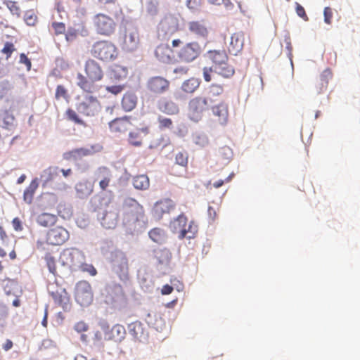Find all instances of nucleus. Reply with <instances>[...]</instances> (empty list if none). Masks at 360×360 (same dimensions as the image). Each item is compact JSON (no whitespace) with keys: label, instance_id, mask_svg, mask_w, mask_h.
Listing matches in <instances>:
<instances>
[{"label":"nucleus","instance_id":"1","mask_svg":"<svg viewBox=\"0 0 360 360\" xmlns=\"http://www.w3.org/2000/svg\"><path fill=\"white\" fill-rule=\"evenodd\" d=\"M84 70L86 76L82 73L77 75V85L82 91L91 94L96 90L94 83L103 79L104 72L100 63L93 58L85 61Z\"/></svg>","mask_w":360,"mask_h":360},{"label":"nucleus","instance_id":"28","mask_svg":"<svg viewBox=\"0 0 360 360\" xmlns=\"http://www.w3.org/2000/svg\"><path fill=\"white\" fill-rule=\"evenodd\" d=\"M158 108L162 112L167 115H176L179 111V106L174 102L166 98L158 101Z\"/></svg>","mask_w":360,"mask_h":360},{"label":"nucleus","instance_id":"24","mask_svg":"<svg viewBox=\"0 0 360 360\" xmlns=\"http://www.w3.org/2000/svg\"><path fill=\"white\" fill-rule=\"evenodd\" d=\"M149 133V128L148 127L142 128H136V129L129 132L128 136V143L135 147H140L143 143V136L148 135Z\"/></svg>","mask_w":360,"mask_h":360},{"label":"nucleus","instance_id":"17","mask_svg":"<svg viewBox=\"0 0 360 360\" xmlns=\"http://www.w3.org/2000/svg\"><path fill=\"white\" fill-rule=\"evenodd\" d=\"M139 44L138 30L134 27L127 29L122 42V49L127 51H133L138 49Z\"/></svg>","mask_w":360,"mask_h":360},{"label":"nucleus","instance_id":"23","mask_svg":"<svg viewBox=\"0 0 360 360\" xmlns=\"http://www.w3.org/2000/svg\"><path fill=\"white\" fill-rule=\"evenodd\" d=\"M244 34L243 32L233 33L231 37V41L229 45V51L231 54L237 56L242 50L244 46Z\"/></svg>","mask_w":360,"mask_h":360},{"label":"nucleus","instance_id":"64","mask_svg":"<svg viewBox=\"0 0 360 360\" xmlns=\"http://www.w3.org/2000/svg\"><path fill=\"white\" fill-rule=\"evenodd\" d=\"M296 12L300 17L304 19H307V15L306 14L304 8L299 4H297Z\"/></svg>","mask_w":360,"mask_h":360},{"label":"nucleus","instance_id":"36","mask_svg":"<svg viewBox=\"0 0 360 360\" xmlns=\"http://www.w3.org/2000/svg\"><path fill=\"white\" fill-rule=\"evenodd\" d=\"M198 79L191 77L183 82L181 89L187 94L193 93L200 86Z\"/></svg>","mask_w":360,"mask_h":360},{"label":"nucleus","instance_id":"63","mask_svg":"<svg viewBox=\"0 0 360 360\" xmlns=\"http://www.w3.org/2000/svg\"><path fill=\"white\" fill-rule=\"evenodd\" d=\"M12 225L16 231H21L22 230V221L18 217H15L13 219Z\"/></svg>","mask_w":360,"mask_h":360},{"label":"nucleus","instance_id":"41","mask_svg":"<svg viewBox=\"0 0 360 360\" xmlns=\"http://www.w3.org/2000/svg\"><path fill=\"white\" fill-rule=\"evenodd\" d=\"M90 153L89 150L80 148H76L71 151L67 152L65 153V158L66 159H71L74 158L76 159L77 158H81L83 156H86Z\"/></svg>","mask_w":360,"mask_h":360},{"label":"nucleus","instance_id":"15","mask_svg":"<svg viewBox=\"0 0 360 360\" xmlns=\"http://www.w3.org/2000/svg\"><path fill=\"white\" fill-rule=\"evenodd\" d=\"M101 328L104 332V339L105 340L121 342L126 335L124 327L120 324H115L110 329L109 325L107 323H103L101 325Z\"/></svg>","mask_w":360,"mask_h":360},{"label":"nucleus","instance_id":"55","mask_svg":"<svg viewBox=\"0 0 360 360\" xmlns=\"http://www.w3.org/2000/svg\"><path fill=\"white\" fill-rule=\"evenodd\" d=\"M186 5L191 11L195 12L201 7V0H187Z\"/></svg>","mask_w":360,"mask_h":360},{"label":"nucleus","instance_id":"19","mask_svg":"<svg viewBox=\"0 0 360 360\" xmlns=\"http://www.w3.org/2000/svg\"><path fill=\"white\" fill-rule=\"evenodd\" d=\"M189 33L197 39H207L209 36V29L205 20H192L187 24Z\"/></svg>","mask_w":360,"mask_h":360},{"label":"nucleus","instance_id":"39","mask_svg":"<svg viewBox=\"0 0 360 360\" xmlns=\"http://www.w3.org/2000/svg\"><path fill=\"white\" fill-rule=\"evenodd\" d=\"M155 257L159 263L163 264L167 262L171 257V253L168 249H156L154 250Z\"/></svg>","mask_w":360,"mask_h":360},{"label":"nucleus","instance_id":"12","mask_svg":"<svg viewBox=\"0 0 360 360\" xmlns=\"http://www.w3.org/2000/svg\"><path fill=\"white\" fill-rule=\"evenodd\" d=\"M113 269L119 278L122 280H127L129 277V263L125 253L117 251L113 255Z\"/></svg>","mask_w":360,"mask_h":360},{"label":"nucleus","instance_id":"48","mask_svg":"<svg viewBox=\"0 0 360 360\" xmlns=\"http://www.w3.org/2000/svg\"><path fill=\"white\" fill-rule=\"evenodd\" d=\"M79 270L82 272H86L91 276H94L97 274V271L95 267L92 264L85 263V261L81 262V265L78 267V271Z\"/></svg>","mask_w":360,"mask_h":360},{"label":"nucleus","instance_id":"57","mask_svg":"<svg viewBox=\"0 0 360 360\" xmlns=\"http://www.w3.org/2000/svg\"><path fill=\"white\" fill-rule=\"evenodd\" d=\"M74 329L79 333L86 332L89 330V325L84 321L77 322L74 326Z\"/></svg>","mask_w":360,"mask_h":360},{"label":"nucleus","instance_id":"61","mask_svg":"<svg viewBox=\"0 0 360 360\" xmlns=\"http://www.w3.org/2000/svg\"><path fill=\"white\" fill-rule=\"evenodd\" d=\"M324 21L327 24H330L333 18V11L330 7H326L323 11Z\"/></svg>","mask_w":360,"mask_h":360},{"label":"nucleus","instance_id":"3","mask_svg":"<svg viewBox=\"0 0 360 360\" xmlns=\"http://www.w3.org/2000/svg\"><path fill=\"white\" fill-rule=\"evenodd\" d=\"M208 56L213 63L212 67L215 73L225 78L234 75L235 70L228 63L229 57L225 51H210Z\"/></svg>","mask_w":360,"mask_h":360},{"label":"nucleus","instance_id":"27","mask_svg":"<svg viewBox=\"0 0 360 360\" xmlns=\"http://www.w3.org/2000/svg\"><path fill=\"white\" fill-rule=\"evenodd\" d=\"M155 56L162 63H169L173 59V51L168 45L160 44L155 49Z\"/></svg>","mask_w":360,"mask_h":360},{"label":"nucleus","instance_id":"45","mask_svg":"<svg viewBox=\"0 0 360 360\" xmlns=\"http://www.w3.org/2000/svg\"><path fill=\"white\" fill-rule=\"evenodd\" d=\"M76 191L81 198L91 194L92 191V190L88 186L87 182L78 183L76 185Z\"/></svg>","mask_w":360,"mask_h":360},{"label":"nucleus","instance_id":"53","mask_svg":"<svg viewBox=\"0 0 360 360\" xmlns=\"http://www.w3.org/2000/svg\"><path fill=\"white\" fill-rule=\"evenodd\" d=\"M66 115H67V117L69 120H71L72 122H74L75 123H77V124H82L83 122L82 120L79 117V116L77 115V114L76 113V112L71 109V108H68L67 110H66Z\"/></svg>","mask_w":360,"mask_h":360},{"label":"nucleus","instance_id":"9","mask_svg":"<svg viewBox=\"0 0 360 360\" xmlns=\"http://www.w3.org/2000/svg\"><path fill=\"white\" fill-rule=\"evenodd\" d=\"M77 111L85 115L93 117L99 113L101 105L98 98L92 95H86L83 99L77 104Z\"/></svg>","mask_w":360,"mask_h":360},{"label":"nucleus","instance_id":"43","mask_svg":"<svg viewBox=\"0 0 360 360\" xmlns=\"http://www.w3.org/2000/svg\"><path fill=\"white\" fill-rule=\"evenodd\" d=\"M169 143V139L167 136L161 135L160 137L152 141L150 148H165Z\"/></svg>","mask_w":360,"mask_h":360},{"label":"nucleus","instance_id":"6","mask_svg":"<svg viewBox=\"0 0 360 360\" xmlns=\"http://www.w3.org/2000/svg\"><path fill=\"white\" fill-rule=\"evenodd\" d=\"M121 211L124 219L128 222L143 221L146 214L143 207L134 198H127L124 200Z\"/></svg>","mask_w":360,"mask_h":360},{"label":"nucleus","instance_id":"21","mask_svg":"<svg viewBox=\"0 0 360 360\" xmlns=\"http://www.w3.org/2000/svg\"><path fill=\"white\" fill-rule=\"evenodd\" d=\"M94 176L95 181H98L100 188L105 191L110 185L112 176L110 169L106 167H100L96 170Z\"/></svg>","mask_w":360,"mask_h":360},{"label":"nucleus","instance_id":"47","mask_svg":"<svg viewBox=\"0 0 360 360\" xmlns=\"http://www.w3.org/2000/svg\"><path fill=\"white\" fill-rule=\"evenodd\" d=\"M69 98L68 91L63 85H58L56 89L55 92V98L56 100H60V98H64L67 100Z\"/></svg>","mask_w":360,"mask_h":360},{"label":"nucleus","instance_id":"35","mask_svg":"<svg viewBox=\"0 0 360 360\" xmlns=\"http://www.w3.org/2000/svg\"><path fill=\"white\" fill-rule=\"evenodd\" d=\"M132 183L134 187L138 190H146L150 186L149 179L144 174L134 176Z\"/></svg>","mask_w":360,"mask_h":360},{"label":"nucleus","instance_id":"46","mask_svg":"<svg viewBox=\"0 0 360 360\" xmlns=\"http://www.w3.org/2000/svg\"><path fill=\"white\" fill-rule=\"evenodd\" d=\"M188 155L186 151L178 152L175 155V162L184 167L188 165Z\"/></svg>","mask_w":360,"mask_h":360},{"label":"nucleus","instance_id":"11","mask_svg":"<svg viewBox=\"0 0 360 360\" xmlns=\"http://www.w3.org/2000/svg\"><path fill=\"white\" fill-rule=\"evenodd\" d=\"M70 237L67 229L61 226H58L49 229L46 234V243L56 246L64 244Z\"/></svg>","mask_w":360,"mask_h":360},{"label":"nucleus","instance_id":"10","mask_svg":"<svg viewBox=\"0 0 360 360\" xmlns=\"http://www.w3.org/2000/svg\"><path fill=\"white\" fill-rule=\"evenodd\" d=\"M75 297L82 307L89 306L94 298L91 285L86 281H79L75 287Z\"/></svg>","mask_w":360,"mask_h":360},{"label":"nucleus","instance_id":"56","mask_svg":"<svg viewBox=\"0 0 360 360\" xmlns=\"http://www.w3.org/2000/svg\"><path fill=\"white\" fill-rule=\"evenodd\" d=\"M51 26L56 35L62 34L65 32V25L63 22H53Z\"/></svg>","mask_w":360,"mask_h":360},{"label":"nucleus","instance_id":"20","mask_svg":"<svg viewBox=\"0 0 360 360\" xmlns=\"http://www.w3.org/2000/svg\"><path fill=\"white\" fill-rule=\"evenodd\" d=\"M175 204L171 199H162L156 202L152 209L153 216L158 219H161L164 214H169L174 209Z\"/></svg>","mask_w":360,"mask_h":360},{"label":"nucleus","instance_id":"16","mask_svg":"<svg viewBox=\"0 0 360 360\" xmlns=\"http://www.w3.org/2000/svg\"><path fill=\"white\" fill-rule=\"evenodd\" d=\"M179 30V21L174 17H166L160 22L159 27L160 34L165 39H169Z\"/></svg>","mask_w":360,"mask_h":360},{"label":"nucleus","instance_id":"44","mask_svg":"<svg viewBox=\"0 0 360 360\" xmlns=\"http://www.w3.org/2000/svg\"><path fill=\"white\" fill-rule=\"evenodd\" d=\"M3 3L7 6L10 12L17 17L21 15V9L17 1L11 0H4Z\"/></svg>","mask_w":360,"mask_h":360},{"label":"nucleus","instance_id":"29","mask_svg":"<svg viewBox=\"0 0 360 360\" xmlns=\"http://www.w3.org/2000/svg\"><path fill=\"white\" fill-rule=\"evenodd\" d=\"M128 330L129 334L139 341H141L143 339H145L147 335L143 328V325L139 321L129 324Z\"/></svg>","mask_w":360,"mask_h":360},{"label":"nucleus","instance_id":"2","mask_svg":"<svg viewBox=\"0 0 360 360\" xmlns=\"http://www.w3.org/2000/svg\"><path fill=\"white\" fill-rule=\"evenodd\" d=\"M89 53L91 56L102 62H110L115 60L119 54L115 44L107 39L96 41L91 46Z\"/></svg>","mask_w":360,"mask_h":360},{"label":"nucleus","instance_id":"18","mask_svg":"<svg viewBox=\"0 0 360 360\" xmlns=\"http://www.w3.org/2000/svg\"><path fill=\"white\" fill-rule=\"evenodd\" d=\"M169 86V81L160 76L153 77L147 82L148 89L154 94H162L167 91Z\"/></svg>","mask_w":360,"mask_h":360},{"label":"nucleus","instance_id":"37","mask_svg":"<svg viewBox=\"0 0 360 360\" xmlns=\"http://www.w3.org/2000/svg\"><path fill=\"white\" fill-rule=\"evenodd\" d=\"M148 236L153 241L159 244L163 243L166 240V234L160 228L151 229L148 233Z\"/></svg>","mask_w":360,"mask_h":360},{"label":"nucleus","instance_id":"26","mask_svg":"<svg viewBox=\"0 0 360 360\" xmlns=\"http://www.w3.org/2000/svg\"><path fill=\"white\" fill-rule=\"evenodd\" d=\"M332 77L333 73L329 68L322 72L315 84V89L317 94H321L326 91L328 82Z\"/></svg>","mask_w":360,"mask_h":360},{"label":"nucleus","instance_id":"13","mask_svg":"<svg viewBox=\"0 0 360 360\" xmlns=\"http://www.w3.org/2000/svg\"><path fill=\"white\" fill-rule=\"evenodd\" d=\"M53 285H49L48 290L54 302L61 307L65 311H69L72 307L70 295L65 288H59L53 290Z\"/></svg>","mask_w":360,"mask_h":360},{"label":"nucleus","instance_id":"5","mask_svg":"<svg viewBox=\"0 0 360 360\" xmlns=\"http://www.w3.org/2000/svg\"><path fill=\"white\" fill-rule=\"evenodd\" d=\"M86 259L84 252L77 248H65L60 254V265L70 272L78 271L81 262Z\"/></svg>","mask_w":360,"mask_h":360},{"label":"nucleus","instance_id":"42","mask_svg":"<svg viewBox=\"0 0 360 360\" xmlns=\"http://www.w3.org/2000/svg\"><path fill=\"white\" fill-rule=\"evenodd\" d=\"M232 150L228 146L221 147L217 153L218 160L222 162H229L232 158Z\"/></svg>","mask_w":360,"mask_h":360},{"label":"nucleus","instance_id":"30","mask_svg":"<svg viewBox=\"0 0 360 360\" xmlns=\"http://www.w3.org/2000/svg\"><path fill=\"white\" fill-rule=\"evenodd\" d=\"M137 96L132 92H127L123 96L122 100V107L127 111L129 112L134 110L137 104Z\"/></svg>","mask_w":360,"mask_h":360},{"label":"nucleus","instance_id":"34","mask_svg":"<svg viewBox=\"0 0 360 360\" xmlns=\"http://www.w3.org/2000/svg\"><path fill=\"white\" fill-rule=\"evenodd\" d=\"M57 220L58 217L56 215L49 213H42L37 218V222L44 227H49L54 225Z\"/></svg>","mask_w":360,"mask_h":360},{"label":"nucleus","instance_id":"62","mask_svg":"<svg viewBox=\"0 0 360 360\" xmlns=\"http://www.w3.org/2000/svg\"><path fill=\"white\" fill-rule=\"evenodd\" d=\"M202 71H203L204 79L207 82H210L212 80V77H211L212 73L213 72H214L213 70V68L212 67H211V68L205 67L203 68Z\"/></svg>","mask_w":360,"mask_h":360},{"label":"nucleus","instance_id":"8","mask_svg":"<svg viewBox=\"0 0 360 360\" xmlns=\"http://www.w3.org/2000/svg\"><path fill=\"white\" fill-rule=\"evenodd\" d=\"M210 103L208 98L204 96H196L188 103V115L189 118L198 122L203 116L204 112L209 108Z\"/></svg>","mask_w":360,"mask_h":360},{"label":"nucleus","instance_id":"4","mask_svg":"<svg viewBox=\"0 0 360 360\" xmlns=\"http://www.w3.org/2000/svg\"><path fill=\"white\" fill-rule=\"evenodd\" d=\"M172 231L178 234L180 239L183 238H194L198 231V225L193 221H188V218L183 214L179 215L171 223Z\"/></svg>","mask_w":360,"mask_h":360},{"label":"nucleus","instance_id":"31","mask_svg":"<svg viewBox=\"0 0 360 360\" xmlns=\"http://www.w3.org/2000/svg\"><path fill=\"white\" fill-rule=\"evenodd\" d=\"M109 74L111 79L122 80L127 77L128 70L127 68L122 65L114 64L110 68Z\"/></svg>","mask_w":360,"mask_h":360},{"label":"nucleus","instance_id":"49","mask_svg":"<svg viewBox=\"0 0 360 360\" xmlns=\"http://www.w3.org/2000/svg\"><path fill=\"white\" fill-rule=\"evenodd\" d=\"M58 167H50L46 169L43 172V176H46L45 181H52L54 176L58 175Z\"/></svg>","mask_w":360,"mask_h":360},{"label":"nucleus","instance_id":"22","mask_svg":"<svg viewBox=\"0 0 360 360\" xmlns=\"http://www.w3.org/2000/svg\"><path fill=\"white\" fill-rule=\"evenodd\" d=\"M212 112L215 120L219 124L224 125L229 120V107L226 103H220L212 108Z\"/></svg>","mask_w":360,"mask_h":360},{"label":"nucleus","instance_id":"58","mask_svg":"<svg viewBox=\"0 0 360 360\" xmlns=\"http://www.w3.org/2000/svg\"><path fill=\"white\" fill-rule=\"evenodd\" d=\"M124 85H113L106 86L105 89L108 92H110L114 95H117L124 90Z\"/></svg>","mask_w":360,"mask_h":360},{"label":"nucleus","instance_id":"38","mask_svg":"<svg viewBox=\"0 0 360 360\" xmlns=\"http://www.w3.org/2000/svg\"><path fill=\"white\" fill-rule=\"evenodd\" d=\"M44 259L49 271L53 275L56 276L58 272L56 257L51 252H46L44 257Z\"/></svg>","mask_w":360,"mask_h":360},{"label":"nucleus","instance_id":"25","mask_svg":"<svg viewBox=\"0 0 360 360\" xmlns=\"http://www.w3.org/2000/svg\"><path fill=\"white\" fill-rule=\"evenodd\" d=\"M132 124L127 117L117 118L110 122V131L114 133H124L131 127Z\"/></svg>","mask_w":360,"mask_h":360},{"label":"nucleus","instance_id":"50","mask_svg":"<svg viewBox=\"0 0 360 360\" xmlns=\"http://www.w3.org/2000/svg\"><path fill=\"white\" fill-rule=\"evenodd\" d=\"M24 20L27 25L33 26L37 21V17L32 11H27L25 14Z\"/></svg>","mask_w":360,"mask_h":360},{"label":"nucleus","instance_id":"7","mask_svg":"<svg viewBox=\"0 0 360 360\" xmlns=\"http://www.w3.org/2000/svg\"><path fill=\"white\" fill-rule=\"evenodd\" d=\"M93 25L96 32L101 36L110 37L116 30V22L110 16L99 13L93 17Z\"/></svg>","mask_w":360,"mask_h":360},{"label":"nucleus","instance_id":"51","mask_svg":"<svg viewBox=\"0 0 360 360\" xmlns=\"http://www.w3.org/2000/svg\"><path fill=\"white\" fill-rule=\"evenodd\" d=\"M158 120L160 129H171L172 127L173 122L170 118L160 116Z\"/></svg>","mask_w":360,"mask_h":360},{"label":"nucleus","instance_id":"33","mask_svg":"<svg viewBox=\"0 0 360 360\" xmlns=\"http://www.w3.org/2000/svg\"><path fill=\"white\" fill-rule=\"evenodd\" d=\"M39 187L37 179L32 180L29 186L26 188L23 193V200L30 205L34 198V193Z\"/></svg>","mask_w":360,"mask_h":360},{"label":"nucleus","instance_id":"59","mask_svg":"<svg viewBox=\"0 0 360 360\" xmlns=\"http://www.w3.org/2000/svg\"><path fill=\"white\" fill-rule=\"evenodd\" d=\"M78 36V32L75 28H69L65 34V39L68 41H75Z\"/></svg>","mask_w":360,"mask_h":360},{"label":"nucleus","instance_id":"54","mask_svg":"<svg viewBox=\"0 0 360 360\" xmlns=\"http://www.w3.org/2000/svg\"><path fill=\"white\" fill-rule=\"evenodd\" d=\"M194 143L200 147H205L208 144V139L204 134H196L194 138Z\"/></svg>","mask_w":360,"mask_h":360},{"label":"nucleus","instance_id":"32","mask_svg":"<svg viewBox=\"0 0 360 360\" xmlns=\"http://www.w3.org/2000/svg\"><path fill=\"white\" fill-rule=\"evenodd\" d=\"M108 297L112 303L119 300H125L126 296L122 285H115L114 286L110 287L108 290Z\"/></svg>","mask_w":360,"mask_h":360},{"label":"nucleus","instance_id":"14","mask_svg":"<svg viewBox=\"0 0 360 360\" xmlns=\"http://www.w3.org/2000/svg\"><path fill=\"white\" fill-rule=\"evenodd\" d=\"M201 53V47L196 41L186 44L178 52L179 58L184 62H191L196 59Z\"/></svg>","mask_w":360,"mask_h":360},{"label":"nucleus","instance_id":"40","mask_svg":"<svg viewBox=\"0 0 360 360\" xmlns=\"http://www.w3.org/2000/svg\"><path fill=\"white\" fill-rule=\"evenodd\" d=\"M223 91H224V89L221 85L212 84L209 87L208 92H207V96L205 98H208V102L210 103H212L214 101L212 98L214 96H220L221 94H222Z\"/></svg>","mask_w":360,"mask_h":360},{"label":"nucleus","instance_id":"52","mask_svg":"<svg viewBox=\"0 0 360 360\" xmlns=\"http://www.w3.org/2000/svg\"><path fill=\"white\" fill-rule=\"evenodd\" d=\"M15 51V48L13 43L6 42L1 50V53L6 55V59H8Z\"/></svg>","mask_w":360,"mask_h":360},{"label":"nucleus","instance_id":"60","mask_svg":"<svg viewBox=\"0 0 360 360\" xmlns=\"http://www.w3.org/2000/svg\"><path fill=\"white\" fill-rule=\"evenodd\" d=\"M20 63L24 64L26 66L27 70L30 71L32 68V63L25 53L20 54Z\"/></svg>","mask_w":360,"mask_h":360}]
</instances>
